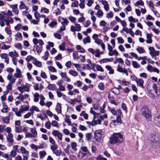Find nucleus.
<instances>
[{
	"instance_id": "1",
	"label": "nucleus",
	"mask_w": 160,
	"mask_h": 160,
	"mask_svg": "<svg viewBox=\"0 0 160 160\" xmlns=\"http://www.w3.org/2000/svg\"><path fill=\"white\" fill-rule=\"evenodd\" d=\"M123 141V137L120 132L113 133L110 138V143L118 145L122 143Z\"/></svg>"
},
{
	"instance_id": "2",
	"label": "nucleus",
	"mask_w": 160,
	"mask_h": 160,
	"mask_svg": "<svg viewBox=\"0 0 160 160\" xmlns=\"http://www.w3.org/2000/svg\"><path fill=\"white\" fill-rule=\"evenodd\" d=\"M141 114L144 117L148 120L151 121V114L146 106L143 107L141 109Z\"/></svg>"
},
{
	"instance_id": "3",
	"label": "nucleus",
	"mask_w": 160,
	"mask_h": 160,
	"mask_svg": "<svg viewBox=\"0 0 160 160\" xmlns=\"http://www.w3.org/2000/svg\"><path fill=\"white\" fill-rule=\"evenodd\" d=\"M102 131L101 130H97L94 133L95 140L99 143H101L102 141Z\"/></svg>"
},
{
	"instance_id": "4",
	"label": "nucleus",
	"mask_w": 160,
	"mask_h": 160,
	"mask_svg": "<svg viewBox=\"0 0 160 160\" xmlns=\"http://www.w3.org/2000/svg\"><path fill=\"white\" fill-rule=\"evenodd\" d=\"M19 150L20 153H21L23 154V160H28L29 154V152L23 147H19Z\"/></svg>"
},
{
	"instance_id": "5",
	"label": "nucleus",
	"mask_w": 160,
	"mask_h": 160,
	"mask_svg": "<svg viewBox=\"0 0 160 160\" xmlns=\"http://www.w3.org/2000/svg\"><path fill=\"white\" fill-rule=\"evenodd\" d=\"M30 88L29 84L26 83L25 85H21L20 86H18L17 88L21 93H22L25 91L28 92L30 90Z\"/></svg>"
},
{
	"instance_id": "6",
	"label": "nucleus",
	"mask_w": 160,
	"mask_h": 160,
	"mask_svg": "<svg viewBox=\"0 0 160 160\" xmlns=\"http://www.w3.org/2000/svg\"><path fill=\"white\" fill-rule=\"evenodd\" d=\"M109 111L113 115H115L117 118L120 117L122 114V112L119 109L116 110L114 108H109Z\"/></svg>"
},
{
	"instance_id": "7",
	"label": "nucleus",
	"mask_w": 160,
	"mask_h": 160,
	"mask_svg": "<svg viewBox=\"0 0 160 160\" xmlns=\"http://www.w3.org/2000/svg\"><path fill=\"white\" fill-rule=\"evenodd\" d=\"M160 94V92L159 90H152L149 94V96L153 98L156 99L157 98L158 96Z\"/></svg>"
},
{
	"instance_id": "8",
	"label": "nucleus",
	"mask_w": 160,
	"mask_h": 160,
	"mask_svg": "<svg viewBox=\"0 0 160 160\" xmlns=\"http://www.w3.org/2000/svg\"><path fill=\"white\" fill-rule=\"evenodd\" d=\"M148 49L150 51L149 54L152 58H153L156 55H158L159 54V52L156 51L154 48L153 47L149 48Z\"/></svg>"
},
{
	"instance_id": "9",
	"label": "nucleus",
	"mask_w": 160,
	"mask_h": 160,
	"mask_svg": "<svg viewBox=\"0 0 160 160\" xmlns=\"http://www.w3.org/2000/svg\"><path fill=\"white\" fill-rule=\"evenodd\" d=\"M121 119L120 117L117 118L116 120H112L110 123V126L111 127L114 128L119 122L120 123Z\"/></svg>"
},
{
	"instance_id": "10",
	"label": "nucleus",
	"mask_w": 160,
	"mask_h": 160,
	"mask_svg": "<svg viewBox=\"0 0 160 160\" xmlns=\"http://www.w3.org/2000/svg\"><path fill=\"white\" fill-rule=\"evenodd\" d=\"M153 136H154V135L152 136L151 138H150V141L155 146H159L160 143L159 138L158 137H156V138H153Z\"/></svg>"
},
{
	"instance_id": "11",
	"label": "nucleus",
	"mask_w": 160,
	"mask_h": 160,
	"mask_svg": "<svg viewBox=\"0 0 160 160\" xmlns=\"http://www.w3.org/2000/svg\"><path fill=\"white\" fill-rule=\"evenodd\" d=\"M52 134L55 136L57 137L58 139L62 140V134L58 130H53L52 132Z\"/></svg>"
},
{
	"instance_id": "12",
	"label": "nucleus",
	"mask_w": 160,
	"mask_h": 160,
	"mask_svg": "<svg viewBox=\"0 0 160 160\" xmlns=\"http://www.w3.org/2000/svg\"><path fill=\"white\" fill-rule=\"evenodd\" d=\"M117 71L119 72L124 73L127 76L128 75L127 70L125 68H122L120 65H118Z\"/></svg>"
},
{
	"instance_id": "13",
	"label": "nucleus",
	"mask_w": 160,
	"mask_h": 160,
	"mask_svg": "<svg viewBox=\"0 0 160 160\" xmlns=\"http://www.w3.org/2000/svg\"><path fill=\"white\" fill-rule=\"evenodd\" d=\"M22 93L19 94L18 96L16 97V98L22 101H23L24 99L28 98L29 96V95L28 94H26L24 95Z\"/></svg>"
},
{
	"instance_id": "14",
	"label": "nucleus",
	"mask_w": 160,
	"mask_h": 160,
	"mask_svg": "<svg viewBox=\"0 0 160 160\" xmlns=\"http://www.w3.org/2000/svg\"><path fill=\"white\" fill-rule=\"evenodd\" d=\"M16 73L14 74V76L16 78H19L22 77L21 72L18 68H16Z\"/></svg>"
},
{
	"instance_id": "15",
	"label": "nucleus",
	"mask_w": 160,
	"mask_h": 160,
	"mask_svg": "<svg viewBox=\"0 0 160 160\" xmlns=\"http://www.w3.org/2000/svg\"><path fill=\"white\" fill-rule=\"evenodd\" d=\"M29 106L26 105H23L20 107V109L21 113H23L24 112L28 111L29 109Z\"/></svg>"
},
{
	"instance_id": "16",
	"label": "nucleus",
	"mask_w": 160,
	"mask_h": 160,
	"mask_svg": "<svg viewBox=\"0 0 160 160\" xmlns=\"http://www.w3.org/2000/svg\"><path fill=\"white\" fill-rule=\"evenodd\" d=\"M1 58L3 59H4V62L8 64L9 63V59L8 58V54L6 53H2L0 54Z\"/></svg>"
},
{
	"instance_id": "17",
	"label": "nucleus",
	"mask_w": 160,
	"mask_h": 160,
	"mask_svg": "<svg viewBox=\"0 0 160 160\" xmlns=\"http://www.w3.org/2000/svg\"><path fill=\"white\" fill-rule=\"evenodd\" d=\"M4 21L5 22L6 25L7 26H9L10 23H12L13 22V21L12 18L10 17H7V19H4Z\"/></svg>"
},
{
	"instance_id": "18",
	"label": "nucleus",
	"mask_w": 160,
	"mask_h": 160,
	"mask_svg": "<svg viewBox=\"0 0 160 160\" xmlns=\"http://www.w3.org/2000/svg\"><path fill=\"white\" fill-rule=\"evenodd\" d=\"M113 60V58H104L100 60L99 62L100 63H105L108 62H112Z\"/></svg>"
},
{
	"instance_id": "19",
	"label": "nucleus",
	"mask_w": 160,
	"mask_h": 160,
	"mask_svg": "<svg viewBox=\"0 0 160 160\" xmlns=\"http://www.w3.org/2000/svg\"><path fill=\"white\" fill-rule=\"evenodd\" d=\"M12 111L15 112V114L16 116L19 117L22 116V115H21V112H20V110H19L18 111V108H12Z\"/></svg>"
},
{
	"instance_id": "20",
	"label": "nucleus",
	"mask_w": 160,
	"mask_h": 160,
	"mask_svg": "<svg viewBox=\"0 0 160 160\" xmlns=\"http://www.w3.org/2000/svg\"><path fill=\"white\" fill-rule=\"evenodd\" d=\"M101 3L104 5V8L106 11H108L109 10V4L105 0H102Z\"/></svg>"
},
{
	"instance_id": "21",
	"label": "nucleus",
	"mask_w": 160,
	"mask_h": 160,
	"mask_svg": "<svg viewBox=\"0 0 160 160\" xmlns=\"http://www.w3.org/2000/svg\"><path fill=\"white\" fill-rule=\"evenodd\" d=\"M34 50L36 51L38 54H39L42 51V46L39 47L38 45L34 46Z\"/></svg>"
},
{
	"instance_id": "22",
	"label": "nucleus",
	"mask_w": 160,
	"mask_h": 160,
	"mask_svg": "<svg viewBox=\"0 0 160 160\" xmlns=\"http://www.w3.org/2000/svg\"><path fill=\"white\" fill-rule=\"evenodd\" d=\"M61 75L62 78L64 79V80L65 81L68 82H70L71 80L69 78H68L66 75V73L65 72H61L60 73Z\"/></svg>"
},
{
	"instance_id": "23",
	"label": "nucleus",
	"mask_w": 160,
	"mask_h": 160,
	"mask_svg": "<svg viewBox=\"0 0 160 160\" xmlns=\"http://www.w3.org/2000/svg\"><path fill=\"white\" fill-rule=\"evenodd\" d=\"M30 110L31 112V113L32 115H33L34 113V111H35L37 112H39L40 111V110L38 107L35 106H33L30 108Z\"/></svg>"
},
{
	"instance_id": "24",
	"label": "nucleus",
	"mask_w": 160,
	"mask_h": 160,
	"mask_svg": "<svg viewBox=\"0 0 160 160\" xmlns=\"http://www.w3.org/2000/svg\"><path fill=\"white\" fill-rule=\"evenodd\" d=\"M8 55L12 58H16V57L18 56V53L16 52L15 51H14V52H9L8 53Z\"/></svg>"
},
{
	"instance_id": "25",
	"label": "nucleus",
	"mask_w": 160,
	"mask_h": 160,
	"mask_svg": "<svg viewBox=\"0 0 160 160\" xmlns=\"http://www.w3.org/2000/svg\"><path fill=\"white\" fill-rule=\"evenodd\" d=\"M58 20L59 21H62L61 22V23L62 25H67L68 22V20L67 19L64 18L63 17H59Z\"/></svg>"
},
{
	"instance_id": "26",
	"label": "nucleus",
	"mask_w": 160,
	"mask_h": 160,
	"mask_svg": "<svg viewBox=\"0 0 160 160\" xmlns=\"http://www.w3.org/2000/svg\"><path fill=\"white\" fill-rule=\"evenodd\" d=\"M136 82L138 85L140 87L142 88H144L143 84L144 83V81L141 79H138L136 81Z\"/></svg>"
},
{
	"instance_id": "27",
	"label": "nucleus",
	"mask_w": 160,
	"mask_h": 160,
	"mask_svg": "<svg viewBox=\"0 0 160 160\" xmlns=\"http://www.w3.org/2000/svg\"><path fill=\"white\" fill-rule=\"evenodd\" d=\"M106 68L109 72V74H112L114 73V70L112 68V67L110 65H107L105 66Z\"/></svg>"
},
{
	"instance_id": "28",
	"label": "nucleus",
	"mask_w": 160,
	"mask_h": 160,
	"mask_svg": "<svg viewBox=\"0 0 160 160\" xmlns=\"http://www.w3.org/2000/svg\"><path fill=\"white\" fill-rule=\"evenodd\" d=\"M81 149L84 152H87V153L86 154H85V155H87L88 156H90L91 155V153L90 152L88 151V150L87 147H82L81 148Z\"/></svg>"
},
{
	"instance_id": "29",
	"label": "nucleus",
	"mask_w": 160,
	"mask_h": 160,
	"mask_svg": "<svg viewBox=\"0 0 160 160\" xmlns=\"http://www.w3.org/2000/svg\"><path fill=\"white\" fill-rule=\"evenodd\" d=\"M56 110L58 114L61 113V106L60 103H57L56 107Z\"/></svg>"
},
{
	"instance_id": "30",
	"label": "nucleus",
	"mask_w": 160,
	"mask_h": 160,
	"mask_svg": "<svg viewBox=\"0 0 160 160\" xmlns=\"http://www.w3.org/2000/svg\"><path fill=\"white\" fill-rule=\"evenodd\" d=\"M12 137L13 135L12 133H8V136L7 137V139L8 141L12 143L13 142Z\"/></svg>"
},
{
	"instance_id": "31",
	"label": "nucleus",
	"mask_w": 160,
	"mask_h": 160,
	"mask_svg": "<svg viewBox=\"0 0 160 160\" xmlns=\"http://www.w3.org/2000/svg\"><path fill=\"white\" fill-rule=\"evenodd\" d=\"M3 108L1 110V112L3 113H7L9 110L8 106L5 103H3Z\"/></svg>"
},
{
	"instance_id": "32",
	"label": "nucleus",
	"mask_w": 160,
	"mask_h": 160,
	"mask_svg": "<svg viewBox=\"0 0 160 160\" xmlns=\"http://www.w3.org/2000/svg\"><path fill=\"white\" fill-rule=\"evenodd\" d=\"M132 66L134 68H139L141 67L140 65L135 61H132Z\"/></svg>"
},
{
	"instance_id": "33",
	"label": "nucleus",
	"mask_w": 160,
	"mask_h": 160,
	"mask_svg": "<svg viewBox=\"0 0 160 160\" xmlns=\"http://www.w3.org/2000/svg\"><path fill=\"white\" fill-rule=\"evenodd\" d=\"M33 63L36 66L38 67H41L42 65L41 62L39 61H37L36 58L34 60V61L33 62Z\"/></svg>"
},
{
	"instance_id": "34",
	"label": "nucleus",
	"mask_w": 160,
	"mask_h": 160,
	"mask_svg": "<svg viewBox=\"0 0 160 160\" xmlns=\"http://www.w3.org/2000/svg\"><path fill=\"white\" fill-rule=\"evenodd\" d=\"M56 86L55 85L53 84H49L48 86L47 87V88L48 89L51 90L53 91L56 89Z\"/></svg>"
},
{
	"instance_id": "35",
	"label": "nucleus",
	"mask_w": 160,
	"mask_h": 160,
	"mask_svg": "<svg viewBox=\"0 0 160 160\" xmlns=\"http://www.w3.org/2000/svg\"><path fill=\"white\" fill-rule=\"evenodd\" d=\"M108 54L109 56H112L113 55L117 56L118 55V52L116 49H114L112 50L111 52H109Z\"/></svg>"
},
{
	"instance_id": "36",
	"label": "nucleus",
	"mask_w": 160,
	"mask_h": 160,
	"mask_svg": "<svg viewBox=\"0 0 160 160\" xmlns=\"http://www.w3.org/2000/svg\"><path fill=\"white\" fill-rule=\"evenodd\" d=\"M82 41L84 44H86L87 43H90L91 42L90 37L89 36H88L86 38H84Z\"/></svg>"
},
{
	"instance_id": "37",
	"label": "nucleus",
	"mask_w": 160,
	"mask_h": 160,
	"mask_svg": "<svg viewBox=\"0 0 160 160\" xmlns=\"http://www.w3.org/2000/svg\"><path fill=\"white\" fill-rule=\"evenodd\" d=\"M30 131L32 133V135L33 136V137H36L37 135V133L35 129L33 128H31L30 129Z\"/></svg>"
},
{
	"instance_id": "38",
	"label": "nucleus",
	"mask_w": 160,
	"mask_h": 160,
	"mask_svg": "<svg viewBox=\"0 0 160 160\" xmlns=\"http://www.w3.org/2000/svg\"><path fill=\"white\" fill-rule=\"evenodd\" d=\"M155 123L157 126L160 127V115L155 118Z\"/></svg>"
},
{
	"instance_id": "39",
	"label": "nucleus",
	"mask_w": 160,
	"mask_h": 160,
	"mask_svg": "<svg viewBox=\"0 0 160 160\" xmlns=\"http://www.w3.org/2000/svg\"><path fill=\"white\" fill-rule=\"evenodd\" d=\"M76 48L79 52L81 53H84L85 51V49L80 45H77Z\"/></svg>"
},
{
	"instance_id": "40",
	"label": "nucleus",
	"mask_w": 160,
	"mask_h": 160,
	"mask_svg": "<svg viewBox=\"0 0 160 160\" xmlns=\"http://www.w3.org/2000/svg\"><path fill=\"white\" fill-rule=\"evenodd\" d=\"M80 116H82L86 119L87 120L88 118V115L85 112L83 111L80 114Z\"/></svg>"
},
{
	"instance_id": "41",
	"label": "nucleus",
	"mask_w": 160,
	"mask_h": 160,
	"mask_svg": "<svg viewBox=\"0 0 160 160\" xmlns=\"http://www.w3.org/2000/svg\"><path fill=\"white\" fill-rule=\"evenodd\" d=\"M103 13L101 9L98 10L97 12L96 15L98 18H101L103 16Z\"/></svg>"
},
{
	"instance_id": "42",
	"label": "nucleus",
	"mask_w": 160,
	"mask_h": 160,
	"mask_svg": "<svg viewBox=\"0 0 160 160\" xmlns=\"http://www.w3.org/2000/svg\"><path fill=\"white\" fill-rule=\"evenodd\" d=\"M40 96V95L39 93L36 92L34 95V102H36L38 101L39 98L38 97Z\"/></svg>"
},
{
	"instance_id": "43",
	"label": "nucleus",
	"mask_w": 160,
	"mask_h": 160,
	"mask_svg": "<svg viewBox=\"0 0 160 160\" xmlns=\"http://www.w3.org/2000/svg\"><path fill=\"white\" fill-rule=\"evenodd\" d=\"M136 50L139 53H142L145 52L144 49L142 47H138L137 48Z\"/></svg>"
},
{
	"instance_id": "44",
	"label": "nucleus",
	"mask_w": 160,
	"mask_h": 160,
	"mask_svg": "<svg viewBox=\"0 0 160 160\" xmlns=\"http://www.w3.org/2000/svg\"><path fill=\"white\" fill-rule=\"evenodd\" d=\"M68 73L74 77L77 76L78 75V73L76 71L72 70H69Z\"/></svg>"
},
{
	"instance_id": "45",
	"label": "nucleus",
	"mask_w": 160,
	"mask_h": 160,
	"mask_svg": "<svg viewBox=\"0 0 160 160\" xmlns=\"http://www.w3.org/2000/svg\"><path fill=\"white\" fill-rule=\"evenodd\" d=\"M48 45L46 46V48L47 50H50L51 47H53L54 46V43L51 42H48Z\"/></svg>"
},
{
	"instance_id": "46",
	"label": "nucleus",
	"mask_w": 160,
	"mask_h": 160,
	"mask_svg": "<svg viewBox=\"0 0 160 160\" xmlns=\"http://www.w3.org/2000/svg\"><path fill=\"white\" fill-rule=\"evenodd\" d=\"M128 20L130 22H136L138 21L137 19H136L133 18L132 16H130L128 18Z\"/></svg>"
},
{
	"instance_id": "47",
	"label": "nucleus",
	"mask_w": 160,
	"mask_h": 160,
	"mask_svg": "<svg viewBox=\"0 0 160 160\" xmlns=\"http://www.w3.org/2000/svg\"><path fill=\"white\" fill-rule=\"evenodd\" d=\"M52 152L53 153L55 154L57 156H59L62 153V151L60 150H56Z\"/></svg>"
},
{
	"instance_id": "48",
	"label": "nucleus",
	"mask_w": 160,
	"mask_h": 160,
	"mask_svg": "<svg viewBox=\"0 0 160 160\" xmlns=\"http://www.w3.org/2000/svg\"><path fill=\"white\" fill-rule=\"evenodd\" d=\"M15 131L16 132L18 133L22 132V130L21 128V126H15Z\"/></svg>"
},
{
	"instance_id": "49",
	"label": "nucleus",
	"mask_w": 160,
	"mask_h": 160,
	"mask_svg": "<svg viewBox=\"0 0 160 160\" xmlns=\"http://www.w3.org/2000/svg\"><path fill=\"white\" fill-rule=\"evenodd\" d=\"M57 24V22L55 21H52L51 22H50L48 25L51 28H53Z\"/></svg>"
},
{
	"instance_id": "50",
	"label": "nucleus",
	"mask_w": 160,
	"mask_h": 160,
	"mask_svg": "<svg viewBox=\"0 0 160 160\" xmlns=\"http://www.w3.org/2000/svg\"><path fill=\"white\" fill-rule=\"evenodd\" d=\"M58 148V146L56 143L50 146V148L52 150V152L56 150Z\"/></svg>"
},
{
	"instance_id": "51",
	"label": "nucleus",
	"mask_w": 160,
	"mask_h": 160,
	"mask_svg": "<svg viewBox=\"0 0 160 160\" xmlns=\"http://www.w3.org/2000/svg\"><path fill=\"white\" fill-rule=\"evenodd\" d=\"M74 25L75 26L76 31H80L81 30V27L80 25L77 23H74Z\"/></svg>"
},
{
	"instance_id": "52",
	"label": "nucleus",
	"mask_w": 160,
	"mask_h": 160,
	"mask_svg": "<svg viewBox=\"0 0 160 160\" xmlns=\"http://www.w3.org/2000/svg\"><path fill=\"white\" fill-rule=\"evenodd\" d=\"M95 67L97 71L101 72H103L104 71L103 69L101 66L97 64L96 65Z\"/></svg>"
},
{
	"instance_id": "53",
	"label": "nucleus",
	"mask_w": 160,
	"mask_h": 160,
	"mask_svg": "<svg viewBox=\"0 0 160 160\" xmlns=\"http://www.w3.org/2000/svg\"><path fill=\"white\" fill-rule=\"evenodd\" d=\"M118 82L120 84L124 86H127L129 84V82H126L123 80L121 81L119 80Z\"/></svg>"
},
{
	"instance_id": "54",
	"label": "nucleus",
	"mask_w": 160,
	"mask_h": 160,
	"mask_svg": "<svg viewBox=\"0 0 160 160\" xmlns=\"http://www.w3.org/2000/svg\"><path fill=\"white\" fill-rule=\"evenodd\" d=\"M80 3L79 4L80 7L82 9H83L85 7V0H80Z\"/></svg>"
},
{
	"instance_id": "55",
	"label": "nucleus",
	"mask_w": 160,
	"mask_h": 160,
	"mask_svg": "<svg viewBox=\"0 0 160 160\" xmlns=\"http://www.w3.org/2000/svg\"><path fill=\"white\" fill-rule=\"evenodd\" d=\"M49 55V52L47 51L46 52L44 53V56L42 57V58L44 60H46L48 58Z\"/></svg>"
},
{
	"instance_id": "56",
	"label": "nucleus",
	"mask_w": 160,
	"mask_h": 160,
	"mask_svg": "<svg viewBox=\"0 0 160 160\" xmlns=\"http://www.w3.org/2000/svg\"><path fill=\"white\" fill-rule=\"evenodd\" d=\"M34 14L36 19L38 21H39V18L41 17V15L37 12H35Z\"/></svg>"
},
{
	"instance_id": "57",
	"label": "nucleus",
	"mask_w": 160,
	"mask_h": 160,
	"mask_svg": "<svg viewBox=\"0 0 160 160\" xmlns=\"http://www.w3.org/2000/svg\"><path fill=\"white\" fill-rule=\"evenodd\" d=\"M3 122L6 124H8L9 122V117H4L2 119Z\"/></svg>"
},
{
	"instance_id": "58",
	"label": "nucleus",
	"mask_w": 160,
	"mask_h": 160,
	"mask_svg": "<svg viewBox=\"0 0 160 160\" xmlns=\"http://www.w3.org/2000/svg\"><path fill=\"white\" fill-rule=\"evenodd\" d=\"M98 88L101 90H103L104 89V85L102 82L100 83L98 85Z\"/></svg>"
},
{
	"instance_id": "59",
	"label": "nucleus",
	"mask_w": 160,
	"mask_h": 160,
	"mask_svg": "<svg viewBox=\"0 0 160 160\" xmlns=\"http://www.w3.org/2000/svg\"><path fill=\"white\" fill-rule=\"evenodd\" d=\"M77 146V143L75 142H72L71 144V147L72 149L74 151H76L77 150V149L76 148Z\"/></svg>"
},
{
	"instance_id": "60",
	"label": "nucleus",
	"mask_w": 160,
	"mask_h": 160,
	"mask_svg": "<svg viewBox=\"0 0 160 160\" xmlns=\"http://www.w3.org/2000/svg\"><path fill=\"white\" fill-rule=\"evenodd\" d=\"M5 30L7 34L9 35L10 36H11L12 34L11 31L8 27H6L5 28Z\"/></svg>"
},
{
	"instance_id": "61",
	"label": "nucleus",
	"mask_w": 160,
	"mask_h": 160,
	"mask_svg": "<svg viewBox=\"0 0 160 160\" xmlns=\"http://www.w3.org/2000/svg\"><path fill=\"white\" fill-rule=\"evenodd\" d=\"M143 5L144 2L142 1H138L135 4V5L136 6L138 5L143 6Z\"/></svg>"
},
{
	"instance_id": "62",
	"label": "nucleus",
	"mask_w": 160,
	"mask_h": 160,
	"mask_svg": "<svg viewBox=\"0 0 160 160\" xmlns=\"http://www.w3.org/2000/svg\"><path fill=\"white\" fill-rule=\"evenodd\" d=\"M27 7L26 6L25 4L24 3L22 2H21L20 5H19V8L21 9L26 8Z\"/></svg>"
},
{
	"instance_id": "63",
	"label": "nucleus",
	"mask_w": 160,
	"mask_h": 160,
	"mask_svg": "<svg viewBox=\"0 0 160 160\" xmlns=\"http://www.w3.org/2000/svg\"><path fill=\"white\" fill-rule=\"evenodd\" d=\"M95 52L96 53L95 54V56L97 57H99L101 52H100L99 50L98 49H96L95 51Z\"/></svg>"
},
{
	"instance_id": "64",
	"label": "nucleus",
	"mask_w": 160,
	"mask_h": 160,
	"mask_svg": "<svg viewBox=\"0 0 160 160\" xmlns=\"http://www.w3.org/2000/svg\"><path fill=\"white\" fill-rule=\"evenodd\" d=\"M45 127L48 129H49L51 127V123L49 121L47 122L45 124Z\"/></svg>"
}]
</instances>
